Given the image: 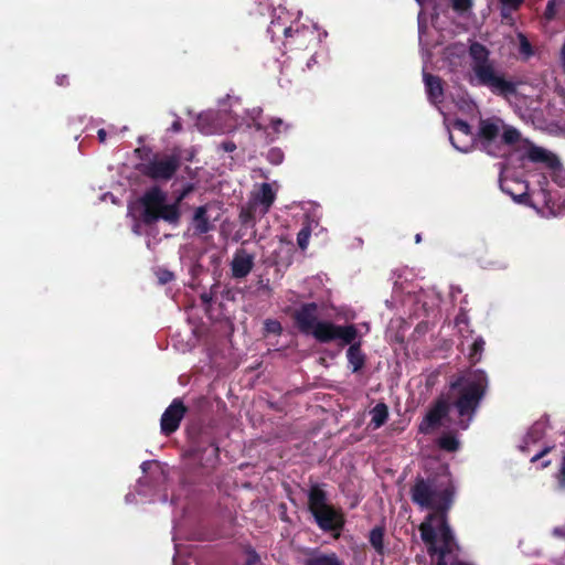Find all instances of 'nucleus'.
<instances>
[{
	"label": "nucleus",
	"mask_w": 565,
	"mask_h": 565,
	"mask_svg": "<svg viewBox=\"0 0 565 565\" xmlns=\"http://www.w3.org/2000/svg\"><path fill=\"white\" fill-rule=\"evenodd\" d=\"M294 327L305 335H311L318 343L337 342L344 348L354 337V324H337L330 320H320V307L317 302H302L289 311Z\"/></svg>",
	"instance_id": "nucleus-1"
},
{
	"label": "nucleus",
	"mask_w": 565,
	"mask_h": 565,
	"mask_svg": "<svg viewBox=\"0 0 565 565\" xmlns=\"http://www.w3.org/2000/svg\"><path fill=\"white\" fill-rule=\"evenodd\" d=\"M488 388V376L482 370L471 372L468 376H458L450 383L452 405L460 417L459 426L469 427L470 420L478 411Z\"/></svg>",
	"instance_id": "nucleus-2"
},
{
	"label": "nucleus",
	"mask_w": 565,
	"mask_h": 565,
	"mask_svg": "<svg viewBox=\"0 0 565 565\" xmlns=\"http://www.w3.org/2000/svg\"><path fill=\"white\" fill-rule=\"evenodd\" d=\"M193 191L194 184L188 183L177 194L172 203H167V193L158 185L151 186L139 200L142 207L141 222L147 226H151L159 221H164L174 226L178 225L181 218V203Z\"/></svg>",
	"instance_id": "nucleus-3"
},
{
	"label": "nucleus",
	"mask_w": 565,
	"mask_h": 565,
	"mask_svg": "<svg viewBox=\"0 0 565 565\" xmlns=\"http://www.w3.org/2000/svg\"><path fill=\"white\" fill-rule=\"evenodd\" d=\"M412 501L420 508L435 510L434 514H429L424 522H429L434 519L438 520L439 539L443 537L444 526L451 527L448 522V511L454 503L455 490L452 487L437 491L429 480L422 477L416 478L414 486L411 489Z\"/></svg>",
	"instance_id": "nucleus-4"
},
{
	"label": "nucleus",
	"mask_w": 565,
	"mask_h": 565,
	"mask_svg": "<svg viewBox=\"0 0 565 565\" xmlns=\"http://www.w3.org/2000/svg\"><path fill=\"white\" fill-rule=\"evenodd\" d=\"M469 56L477 85L486 86L493 94L505 97L516 93V85L497 72L486 45L472 42L469 46Z\"/></svg>",
	"instance_id": "nucleus-5"
},
{
	"label": "nucleus",
	"mask_w": 565,
	"mask_h": 565,
	"mask_svg": "<svg viewBox=\"0 0 565 565\" xmlns=\"http://www.w3.org/2000/svg\"><path fill=\"white\" fill-rule=\"evenodd\" d=\"M440 544L437 545L436 529L429 522H422L418 530L423 542L427 545L430 557L436 556L435 565H476L459 558L460 545L451 527L444 526Z\"/></svg>",
	"instance_id": "nucleus-6"
},
{
	"label": "nucleus",
	"mask_w": 565,
	"mask_h": 565,
	"mask_svg": "<svg viewBox=\"0 0 565 565\" xmlns=\"http://www.w3.org/2000/svg\"><path fill=\"white\" fill-rule=\"evenodd\" d=\"M520 139V131L512 126L504 125L503 120L498 117L480 118L479 120L476 142L489 154H498L499 141L502 145L514 146Z\"/></svg>",
	"instance_id": "nucleus-7"
},
{
	"label": "nucleus",
	"mask_w": 565,
	"mask_h": 565,
	"mask_svg": "<svg viewBox=\"0 0 565 565\" xmlns=\"http://www.w3.org/2000/svg\"><path fill=\"white\" fill-rule=\"evenodd\" d=\"M308 510L324 532H340L344 526L343 513L328 502L327 492L318 483L312 484L308 491Z\"/></svg>",
	"instance_id": "nucleus-8"
},
{
	"label": "nucleus",
	"mask_w": 565,
	"mask_h": 565,
	"mask_svg": "<svg viewBox=\"0 0 565 565\" xmlns=\"http://www.w3.org/2000/svg\"><path fill=\"white\" fill-rule=\"evenodd\" d=\"M181 158L178 153H156L147 162L140 163L138 171L153 181H169L180 169Z\"/></svg>",
	"instance_id": "nucleus-9"
},
{
	"label": "nucleus",
	"mask_w": 565,
	"mask_h": 565,
	"mask_svg": "<svg viewBox=\"0 0 565 565\" xmlns=\"http://www.w3.org/2000/svg\"><path fill=\"white\" fill-rule=\"evenodd\" d=\"M191 456L204 461L206 466H214L220 460V447L215 437L209 429H200L198 433L190 434Z\"/></svg>",
	"instance_id": "nucleus-10"
},
{
	"label": "nucleus",
	"mask_w": 565,
	"mask_h": 565,
	"mask_svg": "<svg viewBox=\"0 0 565 565\" xmlns=\"http://www.w3.org/2000/svg\"><path fill=\"white\" fill-rule=\"evenodd\" d=\"M282 34L285 35V46L290 50H307L310 46L317 44V32L306 25L292 28H282Z\"/></svg>",
	"instance_id": "nucleus-11"
},
{
	"label": "nucleus",
	"mask_w": 565,
	"mask_h": 565,
	"mask_svg": "<svg viewBox=\"0 0 565 565\" xmlns=\"http://www.w3.org/2000/svg\"><path fill=\"white\" fill-rule=\"evenodd\" d=\"M450 403L444 397H438L430 406L418 426L420 434L427 435L441 425V420L448 416Z\"/></svg>",
	"instance_id": "nucleus-12"
},
{
	"label": "nucleus",
	"mask_w": 565,
	"mask_h": 565,
	"mask_svg": "<svg viewBox=\"0 0 565 565\" xmlns=\"http://www.w3.org/2000/svg\"><path fill=\"white\" fill-rule=\"evenodd\" d=\"M185 413L186 407L183 402L179 398L173 399L161 416V433L166 436H170L177 431Z\"/></svg>",
	"instance_id": "nucleus-13"
},
{
	"label": "nucleus",
	"mask_w": 565,
	"mask_h": 565,
	"mask_svg": "<svg viewBox=\"0 0 565 565\" xmlns=\"http://www.w3.org/2000/svg\"><path fill=\"white\" fill-rule=\"evenodd\" d=\"M358 337L359 330L354 326V337L350 342L345 343V345H349L347 350V360L352 373H359L366 363V354L362 351V341L356 340Z\"/></svg>",
	"instance_id": "nucleus-14"
},
{
	"label": "nucleus",
	"mask_w": 565,
	"mask_h": 565,
	"mask_svg": "<svg viewBox=\"0 0 565 565\" xmlns=\"http://www.w3.org/2000/svg\"><path fill=\"white\" fill-rule=\"evenodd\" d=\"M254 267V256L245 249H237L231 263L232 276L236 279L245 278Z\"/></svg>",
	"instance_id": "nucleus-15"
},
{
	"label": "nucleus",
	"mask_w": 565,
	"mask_h": 565,
	"mask_svg": "<svg viewBox=\"0 0 565 565\" xmlns=\"http://www.w3.org/2000/svg\"><path fill=\"white\" fill-rule=\"evenodd\" d=\"M423 79L425 83L428 99L434 103H440L444 99V85L439 76L424 72Z\"/></svg>",
	"instance_id": "nucleus-16"
},
{
	"label": "nucleus",
	"mask_w": 565,
	"mask_h": 565,
	"mask_svg": "<svg viewBox=\"0 0 565 565\" xmlns=\"http://www.w3.org/2000/svg\"><path fill=\"white\" fill-rule=\"evenodd\" d=\"M306 555L303 565H344L334 552L324 554L317 548H310Z\"/></svg>",
	"instance_id": "nucleus-17"
},
{
	"label": "nucleus",
	"mask_w": 565,
	"mask_h": 565,
	"mask_svg": "<svg viewBox=\"0 0 565 565\" xmlns=\"http://www.w3.org/2000/svg\"><path fill=\"white\" fill-rule=\"evenodd\" d=\"M195 235H203L213 230V224L207 215V205L198 206L191 220Z\"/></svg>",
	"instance_id": "nucleus-18"
},
{
	"label": "nucleus",
	"mask_w": 565,
	"mask_h": 565,
	"mask_svg": "<svg viewBox=\"0 0 565 565\" xmlns=\"http://www.w3.org/2000/svg\"><path fill=\"white\" fill-rule=\"evenodd\" d=\"M526 158L534 163H545L546 167L552 169L558 164L556 156L534 145L529 147Z\"/></svg>",
	"instance_id": "nucleus-19"
},
{
	"label": "nucleus",
	"mask_w": 565,
	"mask_h": 565,
	"mask_svg": "<svg viewBox=\"0 0 565 565\" xmlns=\"http://www.w3.org/2000/svg\"><path fill=\"white\" fill-rule=\"evenodd\" d=\"M454 129L456 131H458L459 134L468 137L470 143H467L465 146H459L455 141L454 136L450 135V141H451L452 146L461 152H468L471 149V143L476 142V135H473L471 126L466 120L457 119L454 121Z\"/></svg>",
	"instance_id": "nucleus-20"
},
{
	"label": "nucleus",
	"mask_w": 565,
	"mask_h": 565,
	"mask_svg": "<svg viewBox=\"0 0 565 565\" xmlns=\"http://www.w3.org/2000/svg\"><path fill=\"white\" fill-rule=\"evenodd\" d=\"M384 537L385 527L383 525H376L370 531L369 542L376 554L380 556H384L386 552L384 546Z\"/></svg>",
	"instance_id": "nucleus-21"
},
{
	"label": "nucleus",
	"mask_w": 565,
	"mask_h": 565,
	"mask_svg": "<svg viewBox=\"0 0 565 565\" xmlns=\"http://www.w3.org/2000/svg\"><path fill=\"white\" fill-rule=\"evenodd\" d=\"M276 199V194L269 183H263L260 185L259 194L257 195V201L262 204V214L265 215L268 213L269 209L274 204Z\"/></svg>",
	"instance_id": "nucleus-22"
},
{
	"label": "nucleus",
	"mask_w": 565,
	"mask_h": 565,
	"mask_svg": "<svg viewBox=\"0 0 565 565\" xmlns=\"http://www.w3.org/2000/svg\"><path fill=\"white\" fill-rule=\"evenodd\" d=\"M371 424L373 427L380 428L382 427L388 419V407L385 403H377L372 409H371Z\"/></svg>",
	"instance_id": "nucleus-23"
},
{
	"label": "nucleus",
	"mask_w": 565,
	"mask_h": 565,
	"mask_svg": "<svg viewBox=\"0 0 565 565\" xmlns=\"http://www.w3.org/2000/svg\"><path fill=\"white\" fill-rule=\"evenodd\" d=\"M437 446L441 450H445V451H448V452H455V451H457L459 449L460 443H459L458 438L454 434L447 433V434H443L437 439Z\"/></svg>",
	"instance_id": "nucleus-24"
},
{
	"label": "nucleus",
	"mask_w": 565,
	"mask_h": 565,
	"mask_svg": "<svg viewBox=\"0 0 565 565\" xmlns=\"http://www.w3.org/2000/svg\"><path fill=\"white\" fill-rule=\"evenodd\" d=\"M255 212H256V203H248L246 206H243L239 211V222L244 226H255Z\"/></svg>",
	"instance_id": "nucleus-25"
},
{
	"label": "nucleus",
	"mask_w": 565,
	"mask_h": 565,
	"mask_svg": "<svg viewBox=\"0 0 565 565\" xmlns=\"http://www.w3.org/2000/svg\"><path fill=\"white\" fill-rule=\"evenodd\" d=\"M516 185H521L523 188V191L520 193H516L514 191H511V188L509 186V182L507 180H500V188L504 193L510 194L515 202L524 203L527 199L529 194L526 192L527 185L524 183L515 182Z\"/></svg>",
	"instance_id": "nucleus-26"
},
{
	"label": "nucleus",
	"mask_w": 565,
	"mask_h": 565,
	"mask_svg": "<svg viewBox=\"0 0 565 565\" xmlns=\"http://www.w3.org/2000/svg\"><path fill=\"white\" fill-rule=\"evenodd\" d=\"M484 344L486 342L481 337L477 338L471 344L468 358L472 364H476L481 360Z\"/></svg>",
	"instance_id": "nucleus-27"
},
{
	"label": "nucleus",
	"mask_w": 565,
	"mask_h": 565,
	"mask_svg": "<svg viewBox=\"0 0 565 565\" xmlns=\"http://www.w3.org/2000/svg\"><path fill=\"white\" fill-rule=\"evenodd\" d=\"M311 236V226L310 224H306L297 234V244L300 249L305 250L309 245V239Z\"/></svg>",
	"instance_id": "nucleus-28"
},
{
	"label": "nucleus",
	"mask_w": 565,
	"mask_h": 565,
	"mask_svg": "<svg viewBox=\"0 0 565 565\" xmlns=\"http://www.w3.org/2000/svg\"><path fill=\"white\" fill-rule=\"evenodd\" d=\"M264 332L265 334L280 335L282 332V326L276 319H266L264 321Z\"/></svg>",
	"instance_id": "nucleus-29"
},
{
	"label": "nucleus",
	"mask_w": 565,
	"mask_h": 565,
	"mask_svg": "<svg viewBox=\"0 0 565 565\" xmlns=\"http://www.w3.org/2000/svg\"><path fill=\"white\" fill-rule=\"evenodd\" d=\"M473 7V0H451V8L457 13H466Z\"/></svg>",
	"instance_id": "nucleus-30"
},
{
	"label": "nucleus",
	"mask_w": 565,
	"mask_h": 565,
	"mask_svg": "<svg viewBox=\"0 0 565 565\" xmlns=\"http://www.w3.org/2000/svg\"><path fill=\"white\" fill-rule=\"evenodd\" d=\"M246 559L243 565H259L260 556L252 546L245 548Z\"/></svg>",
	"instance_id": "nucleus-31"
},
{
	"label": "nucleus",
	"mask_w": 565,
	"mask_h": 565,
	"mask_svg": "<svg viewBox=\"0 0 565 565\" xmlns=\"http://www.w3.org/2000/svg\"><path fill=\"white\" fill-rule=\"evenodd\" d=\"M564 0H548L544 17L546 20H553L556 15V7L559 6Z\"/></svg>",
	"instance_id": "nucleus-32"
},
{
	"label": "nucleus",
	"mask_w": 565,
	"mask_h": 565,
	"mask_svg": "<svg viewBox=\"0 0 565 565\" xmlns=\"http://www.w3.org/2000/svg\"><path fill=\"white\" fill-rule=\"evenodd\" d=\"M156 274L159 284L161 285L169 284L174 279V274L166 268H159Z\"/></svg>",
	"instance_id": "nucleus-33"
},
{
	"label": "nucleus",
	"mask_w": 565,
	"mask_h": 565,
	"mask_svg": "<svg viewBox=\"0 0 565 565\" xmlns=\"http://www.w3.org/2000/svg\"><path fill=\"white\" fill-rule=\"evenodd\" d=\"M267 159L273 164H280L284 160V152L279 148H271L267 153Z\"/></svg>",
	"instance_id": "nucleus-34"
},
{
	"label": "nucleus",
	"mask_w": 565,
	"mask_h": 565,
	"mask_svg": "<svg viewBox=\"0 0 565 565\" xmlns=\"http://www.w3.org/2000/svg\"><path fill=\"white\" fill-rule=\"evenodd\" d=\"M282 28H291V26L285 25V23L281 22L280 17H277L271 20L270 25L268 28V32H270L273 35H277L279 32L282 33V30H281Z\"/></svg>",
	"instance_id": "nucleus-35"
},
{
	"label": "nucleus",
	"mask_w": 565,
	"mask_h": 565,
	"mask_svg": "<svg viewBox=\"0 0 565 565\" xmlns=\"http://www.w3.org/2000/svg\"><path fill=\"white\" fill-rule=\"evenodd\" d=\"M520 53L526 57L533 54L532 45L524 35H520Z\"/></svg>",
	"instance_id": "nucleus-36"
},
{
	"label": "nucleus",
	"mask_w": 565,
	"mask_h": 565,
	"mask_svg": "<svg viewBox=\"0 0 565 565\" xmlns=\"http://www.w3.org/2000/svg\"><path fill=\"white\" fill-rule=\"evenodd\" d=\"M542 434H543L542 425L539 423H535L529 430L527 438L535 441L542 436Z\"/></svg>",
	"instance_id": "nucleus-37"
},
{
	"label": "nucleus",
	"mask_w": 565,
	"mask_h": 565,
	"mask_svg": "<svg viewBox=\"0 0 565 565\" xmlns=\"http://www.w3.org/2000/svg\"><path fill=\"white\" fill-rule=\"evenodd\" d=\"M502 7L509 9L510 11H516L524 0H499Z\"/></svg>",
	"instance_id": "nucleus-38"
},
{
	"label": "nucleus",
	"mask_w": 565,
	"mask_h": 565,
	"mask_svg": "<svg viewBox=\"0 0 565 565\" xmlns=\"http://www.w3.org/2000/svg\"><path fill=\"white\" fill-rule=\"evenodd\" d=\"M561 488H565V455L562 458L561 468L556 475Z\"/></svg>",
	"instance_id": "nucleus-39"
},
{
	"label": "nucleus",
	"mask_w": 565,
	"mask_h": 565,
	"mask_svg": "<svg viewBox=\"0 0 565 565\" xmlns=\"http://www.w3.org/2000/svg\"><path fill=\"white\" fill-rule=\"evenodd\" d=\"M236 148L237 147H236L235 142L231 141V140L223 141L220 145V149H222L225 152H233L234 150H236Z\"/></svg>",
	"instance_id": "nucleus-40"
},
{
	"label": "nucleus",
	"mask_w": 565,
	"mask_h": 565,
	"mask_svg": "<svg viewBox=\"0 0 565 565\" xmlns=\"http://www.w3.org/2000/svg\"><path fill=\"white\" fill-rule=\"evenodd\" d=\"M552 447H545L540 452L534 455L531 459L532 462L539 461L541 458H543L545 455H547L551 451Z\"/></svg>",
	"instance_id": "nucleus-41"
},
{
	"label": "nucleus",
	"mask_w": 565,
	"mask_h": 565,
	"mask_svg": "<svg viewBox=\"0 0 565 565\" xmlns=\"http://www.w3.org/2000/svg\"><path fill=\"white\" fill-rule=\"evenodd\" d=\"M282 125V120L280 118H275L270 120V127L274 129L276 134H279L280 126Z\"/></svg>",
	"instance_id": "nucleus-42"
},
{
	"label": "nucleus",
	"mask_w": 565,
	"mask_h": 565,
	"mask_svg": "<svg viewBox=\"0 0 565 565\" xmlns=\"http://www.w3.org/2000/svg\"><path fill=\"white\" fill-rule=\"evenodd\" d=\"M552 533L556 537L565 539V525L554 527Z\"/></svg>",
	"instance_id": "nucleus-43"
},
{
	"label": "nucleus",
	"mask_w": 565,
	"mask_h": 565,
	"mask_svg": "<svg viewBox=\"0 0 565 565\" xmlns=\"http://www.w3.org/2000/svg\"><path fill=\"white\" fill-rule=\"evenodd\" d=\"M200 299L204 305H211L213 301V296L212 294L203 292L201 294Z\"/></svg>",
	"instance_id": "nucleus-44"
},
{
	"label": "nucleus",
	"mask_w": 565,
	"mask_h": 565,
	"mask_svg": "<svg viewBox=\"0 0 565 565\" xmlns=\"http://www.w3.org/2000/svg\"><path fill=\"white\" fill-rule=\"evenodd\" d=\"M171 130L174 131V132H179L182 130V124L181 121L178 119V120H174L171 125Z\"/></svg>",
	"instance_id": "nucleus-45"
},
{
	"label": "nucleus",
	"mask_w": 565,
	"mask_h": 565,
	"mask_svg": "<svg viewBox=\"0 0 565 565\" xmlns=\"http://www.w3.org/2000/svg\"><path fill=\"white\" fill-rule=\"evenodd\" d=\"M97 137H98V139H99V141H100V142H105V141H106V138H107V132H106V130H105V129H103V128H102V129H99V130L97 131Z\"/></svg>",
	"instance_id": "nucleus-46"
},
{
	"label": "nucleus",
	"mask_w": 565,
	"mask_h": 565,
	"mask_svg": "<svg viewBox=\"0 0 565 565\" xmlns=\"http://www.w3.org/2000/svg\"><path fill=\"white\" fill-rule=\"evenodd\" d=\"M56 82H57L58 85H66V84H68L66 75L57 76Z\"/></svg>",
	"instance_id": "nucleus-47"
},
{
	"label": "nucleus",
	"mask_w": 565,
	"mask_h": 565,
	"mask_svg": "<svg viewBox=\"0 0 565 565\" xmlns=\"http://www.w3.org/2000/svg\"><path fill=\"white\" fill-rule=\"evenodd\" d=\"M511 12H512V11H510L509 9H507V8H504V7H502V8H501V17H502L503 19L509 18V17H510V14H511Z\"/></svg>",
	"instance_id": "nucleus-48"
},
{
	"label": "nucleus",
	"mask_w": 565,
	"mask_h": 565,
	"mask_svg": "<svg viewBox=\"0 0 565 565\" xmlns=\"http://www.w3.org/2000/svg\"><path fill=\"white\" fill-rule=\"evenodd\" d=\"M561 56H562V65H565V41L562 46Z\"/></svg>",
	"instance_id": "nucleus-49"
},
{
	"label": "nucleus",
	"mask_w": 565,
	"mask_h": 565,
	"mask_svg": "<svg viewBox=\"0 0 565 565\" xmlns=\"http://www.w3.org/2000/svg\"><path fill=\"white\" fill-rule=\"evenodd\" d=\"M420 241H422V235L420 234H416L415 242L419 243Z\"/></svg>",
	"instance_id": "nucleus-50"
},
{
	"label": "nucleus",
	"mask_w": 565,
	"mask_h": 565,
	"mask_svg": "<svg viewBox=\"0 0 565 565\" xmlns=\"http://www.w3.org/2000/svg\"><path fill=\"white\" fill-rule=\"evenodd\" d=\"M255 127H256L257 130L264 129V127L260 124H256Z\"/></svg>",
	"instance_id": "nucleus-51"
},
{
	"label": "nucleus",
	"mask_w": 565,
	"mask_h": 565,
	"mask_svg": "<svg viewBox=\"0 0 565 565\" xmlns=\"http://www.w3.org/2000/svg\"><path fill=\"white\" fill-rule=\"evenodd\" d=\"M548 465H550V462L546 461V462L543 463V467H547Z\"/></svg>",
	"instance_id": "nucleus-52"
},
{
	"label": "nucleus",
	"mask_w": 565,
	"mask_h": 565,
	"mask_svg": "<svg viewBox=\"0 0 565 565\" xmlns=\"http://www.w3.org/2000/svg\"><path fill=\"white\" fill-rule=\"evenodd\" d=\"M564 72H565V65H563Z\"/></svg>",
	"instance_id": "nucleus-53"
},
{
	"label": "nucleus",
	"mask_w": 565,
	"mask_h": 565,
	"mask_svg": "<svg viewBox=\"0 0 565 565\" xmlns=\"http://www.w3.org/2000/svg\"><path fill=\"white\" fill-rule=\"evenodd\" d=\"M417 2H420L422 0H416Z\"/></svg>",
	"instance_id": "nucleus-54"
}]
</instances>
